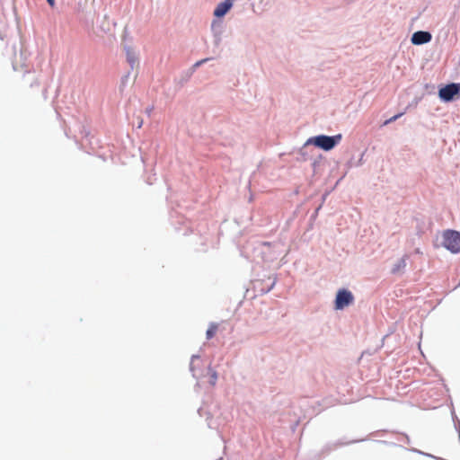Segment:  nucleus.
Returning <instances> with one entry per match:
<instances>
[{
  "label": "nucleus",
  "instance_id": "obj_5",
  "mask_svg": "<svg viewBox=\"0 0 460 460\" xmlns=\"http://www.w3.org/2000/svg\"><path fill=\"white\" fill-rule=\"evenodd\" d=\"M432 36L429 31H419L412 34L411 43L414 45H422L431 40Z\"/></svg>",
  "mask_w": 460,
  "mask_h": 460
},
{
  "label": "nucleus",
  "instance_id": "obj_13",
  "mask_svg": "<svg viewBox=\"0 0 460 460\" xmlns=\"http://www.w3.org/2000/svg\"><path fill=\"white\" fill-rule=\"evenodd\" d=\"M39 84H40L39 79H38V78H35V79H34V81H33V83L31 84V86H32V85L39 86Z\"/></svg>",
  "mask_w": 460,
  "mask_h": 460
},
{
  "label": "nucleus",
  "instance_id": "obj_3",
  "mask_svg": "<svg viewBox=\"0 0 460 460\" xmlns=\"http://www.w3.org/2000/svg\"><path fill=\"white\" fill-rule=\"evenodd\" d=\"M354 296L352 293L347 289H340L335 298V309L342 310L353 303Z\"/></svg>",
  "mask_w": 460,
  "mask_h": 460
},
{
  "label": "nucleus",
  "instance_id": "obj_1",
  "mask_svg": "<svg viewBox=\"0 0 460 460\" xmlns=\"http://www.w3.org/2000/svg\"><path fill=\"white\" fill-rule=\"evenodd\" d=\"M342 138L341 134H338L332 137L319 135L314 137H311L307 140L306 145L313 144L315 146L324 150L330 151L332 150L337 144L341 142Z\"/></svg>",
  "mask_w": 460,
  "mask_h": 460
},
{
  "label": "nucleus",
  "instance_id": "obj_9",
  "mask_svg": "<svg viewBox=\"0 0 460 460\" xmlns=\"http://www.w3.org/2000/svg\"><path fill=\"white\" fill-rule=\"evenodd\" d=\"M402 115V113L396 114V115H394V116L391 117L389 119L385 120L384 124H385V125H387V124H389V123H391V122H394V121H395L398 118H400Z\"/></svg>",
  "mask_w": 460,
  "mask_h": 460
},
{
  "label": "nucleus",
  "instance_id": "obj_14",
  "mask_svg": "<svg viewBox=\"0 0 460 460\" xmlns=\"http://www.w3.org/2000/svg\"><path fill=\"white\" fill-rule=\"evenodd\" d=\"M47 2L49 3V4L51 7H54V6H55V0H47Z\"/></svg>",
  "mask_w": 460,
  "mask_h": 460
},
{
  "label": "nucleus",
  "instance_id": "obj_15",
  "mask_svg": "<svg viewBox=\"0 0 460 460\" xmlns=\"http://www.w3.org/2000/svg\"><path fill=\"white\" fill-rule=\"evenodd\" d=\"M405 266V260L404 259H402L401 261H400V264L398 266L399 267H404Z\"/></svg>",
  "mask_w": 460,
  "mask_h": 460
},
{
  "label": "nucleus",
  "instance_id": "obj_6",
  "mask_svg": "<svg viewBox=\"0 0 460 460\" xmlns=\"http://www.w3.org/2000/svg\"><path fill=\"white\" fill-rule=\"evenodd\" d=\"M233 6V0H226L219 3L214 10V15L216 17H223Z\"/></svg>",
  "mask_w": 460,
  "mask_h": 460
},
{
  "label": "nucleus",
  "instance_id": "obj_4",
  "mask_svg": "<svg viewBox=\"0 0 460 460\" xmlns=\"http://www.w3.org/2000/svg\"><path fill=\"white\" fill-rule=\"evenodd\" d=\"M460 91V85L457 84H449L438 91L439 98L444 102H450L454 99V96L458 94Z\"/></svg>",
  "mask_w": 460,
  "mask_h": 460
},
{
  "label": "nucleus",
  "instance_id": "obj_7",
  "mask_svg": "<svg viewBox=\"0 0 460 460\" xmlns=\"http://www.w3.org/2000/svg\"><path fill=\"white\" fill-rule=\"evenodd\" d=\"M217 329H218V324L214 323H210V325L208 326V329L207 330V332H206L207 339L208 340L212 339L215 336V334L217 333Z\"/></svg>",
  "mask_w": 460,
  "mask_h": 460
},
{
  "label": "nucleus",
  "instance_id": "obj_11",
  "mask_svg": "<svg viewBox=\"0 0 460 460\" xmlns=\"http://www.w3.org/2000/svg\"><path fill=\"white\" fill-rule=\"evenodd\" d=\"M199 357H193L192 359H191V363H190V369L192 372H194V368H193V364L196 360H199Z\"/></svg>",
  "mask_w": 460,
  "mask_h": 460
},
{
  "label": "nucleus",
  "instance_id": "obj_12",
  "mask_svg": "<svg viewBox=\"0 0 460 460\" xmlns=\"http://www.w3.org/2000/svg\"><path fill=\"white\" fill-rule=\"evenodd\" d=\"M208 60V58L202 59V60H200V61L197 62V63L195 64V66H199V65H201V64H203V63L207 62Z\"/></svg>",
  "mask_w": 460,
  "mask_h": 460
},
{
  "label": "nucleus",
  "instance_id": "obj_10",
  "mask_svg": "<svg viewBox=\"0 0 460 460\" xmlns=\"http://www.w3.org/2000/svg\"><path fill=\"white\" fill-rule=\"evenodd\" d=\"M216 381H217V373L213 372L212 376H211V380H210L211 385H214L216 384Z\"/></svg>",
  "mask_w": 460,
  "mask_h": 460
},
{
  "label": "nucleus",
  "instance_id": "obj_8",
  "mask_svg": "<svg viewBox=\"0 0 460 460\" xmlns=\"http://www.w3.org/2000/svg\"><path fill=\"white\" fill-rule=\"evenodd\" d=\"M127 60L133 66L137 62V57L135 52L131 49L127 50Z\"/></svg>",
  "mask_w": 460,
  "mask_h": 460
},
{
  "label": "nucleus",
  "instance_id": "obj_2",
  "mask_svg": "<svg viewBox=\"0 0 460 460\" xmlns=\"http://www.w3.org/2000/svg\"><path fill=\"white\" fill-rule=\"evenodd\" d=\"M442 245L452 253L460 252V232L447 229L442 234Z\"/></svg>",
  "mask_w": 460,
  "mask_h": 460
}]
</instances>
